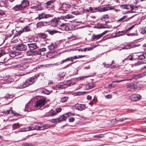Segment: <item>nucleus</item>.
<instances>
[{"instance_id":"1","label":"nucleus","mask_w":146,"mask_h":146,"mask_svg":"<svg viewBox=\"0 0 146 146\" xmlns=\"http://www.w3.org/2000/svg\"><path fill=\"white\" fill-rule=\"evenodd\" d=\"M38 76H34L29 78L23 83L21 84L19 87L20 88H23L32 84L36 80Z\"/></svg>"},{"instance_id":"2","label":"nucleus","mask_w":146,"mask_h":146,"mask_svg":"<svg viewBox=\"0 0 146 146\" xmlns=\"http://www.w3.org/2000/svg\"><path fill=\"white\" fill-rule=\"evenodd\" d=\"M29 4V1L28 0H23L20 4L16 5L13 8V9L15 11H21L25 9Z\"/></svg>"},{"instance_id":"3","label":"nucleus","mask_w":146,"mask_h":146,"mask_svg":"<svg viewBox=\"0 0 146 146\" xmlns=\"http://www.w3.org/2000/svg\"><path fill=\"white\" fill-rule=\"evenodd\" d=\"M126 87L128 89L129 91L133 92L138 88L137 83L136 82H131L128 84Z\"/></svg>"},{"instance_id":"4","label":"nucleus","mask_w":146,"mask_h":146,"mask_svg":"<svg viewBox=\"0 0 146 146\" xmlns=\"http://www.w3.org/2000/svg\"><path fill=\"white\" fill-rule=\"evenodd\" d=\"M46 103L45 99H41L37 101L35 106L37 108H40L43 106Z\"/></svg>"},{"instance_id":"5","label":"nucleus","mask_w":146,"mask_h":146,"mask_svg":"<svg viewBox=\"0 0 146 146\" xmlns=\"http://www.w3.org/2000/svg\"><path fill=\"white\" fill-rule=\"evenodd\" d=\"M43 112L44 113V116L45 117L52 116L57 115L56 112H55V111L52 110L48 111V109H46Z\"/></svg>"},{"instance_id":"6","label":"nucleus","mask_w":146,"mask_h":146,"mask_svg":"<svg viewBox=\"0 0 146 146\" xmlns=\"http://www.w3.org/2000/svg\"><path fill=\"white\" fill-rule=\"evenodd\" d=\"M60 27V28L62 31H68L72 29V27L70 24H66L63 23Z\"/></svg>"},{"instance_id":"7","label":"nucleus","mask_w":146,"mask_h":146,"mask_svg":"<svg viewBox=\"0 0 146 146\" xmlns=\"http://www.w3.org/2000/svg\"><path fill=\"white\" fill-rule=\"evenodd\" d=\"M141 98V96L138 94H135L131 95L129 96V99L133 102L140 100Z\"/></svg>"},{"instance_id":"8","label":"nucleus","mask_w":146,"mask_h":146,"mask_svg":"<svg viewBox=\"0 0 146 146\" xmlns=\"http://www.w3.org/2000/svg\"><path fill=\"white\" fill-rule=\"evenodd\" d=\"M44 5L46 8L48 10H54V4L53 1H48L45 3Z\"/></svg>"},{"instance_id":"9","label":"nucleus","mask_w":146,"mask_h":146,"mask_svg":"<svg viewBox=\"0 0 146 146\" xmlns=\"http://www.w3.org/2000/svg\"><path fill=\"white\" fill-rule=\"evenodd\" d=\"M50 127V125L48 124H38L36 125H35V130H41L44 129H42V128L45 127L46 128H48Z\"/></svg>"},{"instance_id":"10","label":"nucleus","mask_w":146,"mask_h":146,"mask_svg":"<svg viewBox=\"0 0 146 146\" xmlns=\"http://www.w3.org/2000/svg\"><path fill=\"white\" fill-rule=\"evenodd\" d=\"M52 16L50 15L49 14H46L44 13H42L40 14H38V17L36 18V19L37 20L38 19L39 20L43 19H46L49 17H51Z\"/></svg>"},{"instance_id":"11","label":"nucleus","mask_w":146,"mask_h":146,"mask_svg":"<svg viewBox=\"0 0 146 146\" xmlns=\"http://www.w3.org/2000/svg\"><path fill=\"white\" fill-rule=\"evenodd\" d=\"M16 49L21 51H25L27 50V46L26 45L22 44L17 45L16 47Z\"/></svg>"},{"instance_id":"12","label":"nucleus","mask_w":146,"mask_h":146,"mask_svg":"<svg viewBox=\"0 0 146 146\" xmlns=\"http://www.w3.org/2000/svg\"><path fill=\"white\" fill-rule=\"evenodd\" d=\"M27 44L31 50H34L39 48L38 45L36 43H28Z\"/></svg>"},{"instance_id":"13","label":"nucleus","mask_w":146,"mask_h":146,"mask_svg":"<svg viewBox=\"0 0 146 146\" xmlns=\"http://www.w3.org/2000/svg\"><path fill=\"white\" fill-rule=\"evenodd\" d=\"M34 130H35V125L33 126H31L29 127H28L21 129L19 130V131H32Z\"/></svg>"},{"instance_id":"14","label":"nucleus","mask_w":146,"mask_h":146,"mask_svg":"<svg viewBox=\"0 0 146 146\" xmlns=\"http://www.w3.org/2000/svg\"><path fill=\"white\" fill-rule=\"evenodd\" d=\"M29 66L28 64L25 62H23L18 65V67L20 68V70L26 69Z\"/></svg>"},{"instance_id":"15","label":"nucleus","mask_w":146,"mask_h":146,"mask_svg":"<svg viewBox=\"0 0 146 146\" xmlns=\"http://www.w3.org/2000/svg\"><path fill=\"white\" fill-rule=\"evenodd\" d=\"M114 9V7L113 6L108 7H104L99 9L98 10V11L99 12H105L109 10H113Z\"/></svg>"},{"instance_id":"16","label":"nucleus","mask_w":146,"mask_h":146,"mask_svg":"<svg viewBox=\"0 0 146 146\" xmlns=\"http://www.w3.org/2000/svg\"><path fill=\"white\" fill-rule=\"evenodd\" d=\"M70 7V5H69L65 3H63L62 4L61 8V9L64 11H68L69 10Z\"/></svg>"},{"instance_id":"17","label":"nucleus","mask_w":146,"mask_h":146,"mask_svg":"<svg viewBox=\"0 0 146 146\" xmlns=\"http://www.w3.org/2000/svg\"><path fill=\"white\" fill-rule=\"evenodd\" d=\"M102 37L100 34L98 35L92 34L91 39V41H96Z\"/></svg>"},{"instance_id":"18","label":"nucleus","mask_w":146,"mask_h":146,"mask_svg":"<svg viewBox=\"0 0 146 146\" xmlns=\"http://www.w3.org/2000/svg\"><path fill=\"white\" fill-rule=\"evenodd\" d=\"M59 21V19L54 18L51 20V25L54 27H56L58 24Z\"/></svg>"},{"instance_id":"19","label":"nucleus","mask_w":146,"mask_h":146,"mask_svg":"<svg viewBox=\"0 0 146 146\" xmlns=\"http://www.w3.org/2000/svg\"><path fill=\"white\" fill-rule=\"evenodd\" d=\"M65 115H60V117H57L58 121V123H59L60 121H66L67 119V115L65 116Z\"/></svg>"},{"instance_id":"20","label":"nucleus","mask_w":146,"mask_h":146,"mask_svg":"<svg viewBox=\"0 0 146 146\" xmlns=\"http://www.w3.org/2000/svg\"><path fill=\"white\" fill-rule=\"evenodd\" d=\"M48 36L45 33H39L37 34V37L40 39H44Z\"/></svg>"},{"instance_id":"21","label":"nucleus","mask_w":146,"mask_h":146,"mask_svg":"<svg viewBox=\"0 0 146 146\" xmlns=\"http://www.w3.org/2000/svg\"><path fill=\"white\" fill-rule=\"evenodd\" d=\"M1 59V62H6L8 59L5 57V56L4 55L2 51H0V58Z\"/></svg>"},{"instance_id":"22","label":"nucleus","mask_w":146,"mask_h":146,"mask_svg":"<svg viewBox=\"0 0 146 146\" xmlns=\"http://www.w3.org/2000/svg\"><path fill=\"white\" fill-rule=\"evenodd\" d=\"M145 76V74H140L135 75L133 76V78L137 80L138 78H142Z\"/></svg>"},{"instance_id":"23","label":"nucleus","mask_w":146,"mask_h":146,"mask_svg":"<svg viewBox=\"0 0 146 146\" xmlns=\"http://www.w3.org/2000/svg\"><path fill=\"white\" fill-rule=\"evenodd\" d=\"M126 33L125 30L121 31H118L116 32L115 34L117 36H121L124 35Z\"/></svg>"},{"instance_id":"24","label":"nucleus","mask_w":146,"mask_h":146,"mask_svg":"<svg viewBox=\"0 0 146 146\" xmlns=\"http://www.w3.org/2000/svg\"><path fill=\"white\" fill-rule=\"evenodd\" d=\"M47 22H43L41 21L39 22L37 24V26L38 27H42L46 25Z\"/></svg>"},{"instance_id":"25","label":"nucleus","mask_w":146,"mask_h":146,"mask_svg":"<svg viewBox=\"0 0 146 146\" xmlns=\"http://www.w3.org/2000/svg\"><path fill=\"white\" fill-rule=\"evenodd\" d=\"M12 126V129L14 130L15 129L17 128H19L20 127L19 124L18 123L13 124Z\"/></svg>"},{"instance_id":"26","label":"nucleus","mask_w":146,"mask_h":146,"mask_svg":"<svg viewBox=\"0 0 146 146\" xmlns=\"http://www.w3.org/2000/svg\"><path fill=\"white\" fill-rule=\"evenodd\" d=\"M74 17V16L71 14H68L64 17V19H69L72 18Z\"/></svg>"},{"instance_id":"27","label":"nucleus","mask_w":146,"mask_h":146,"mask_svg":"<svg viewBox=\"0 0 146 146\" xmlns=\"http://www.w3.org/2000/svg\"><path fill=\"white\" fill-rule=\"evenodd\" d=\"M47 46L48 48L50 50H52L55 48V46L54 45L53 43L52 42L49 45H47Z\"/></svg>"},{"instance_id":"28","label":"nucleus","mask_w":146,"mask_h":146,"mask_svg":"<svg viewBox=\"0 0 146 146\" xmlns=\"http://www.w3.org/2000/svg\"><path fill=\"white\" fill-rule=\"evenodd\" d=\"M48 33L51 35H53L54 34L57 33L59 32L56 30L48 31Z\"/></svg>"},{"instance_id":"29","label":"nucleus","mask_w":146,"mask_h":146,"mask_svg":"<svg viewBox=\"0 0 146 146\" xmlns=\"http://www.w3.org/2000/svg\"><path fill=\"white\" fill-rule=\"evenodd\" d=\"M11 111V113H13V111L12 110V107H10V108L9 110H7L6 111H5L3 112L4 114H5L6 115L9 114L10 113V112Z\"/></svg>"},{"instance_id":"30","label":"nucleus","mask_w":146,"mask_h":146,"mask_svg":"<svg viewBox=\"0 0 146 146\" xmlns=\"http://www.w3.org/2000/svg\"><path fill=\"white\" fill-rule=\"evenodd\" d=\"M95 87L94 84H89L86 86V88L87 89H91Z\"/></svg>"},{"instance_id":"31","label":"nucleus","mask_w":146,"mask_h":146,"mask_svg":"<svg viewBox=\"0 0 146 146\" xmlns=\"http://www.w3.org/2000/svg\"><path fill=\"white\" fill-rule=\"evenodd\" d=\"M125 46L126 49H128L131 48H135L137 46L135 45H127Z\"/></svg>"},{"instance_id":"32","label":"nucleus","mask_w":146,"mask_h":146,"mask_svg":"<svg viewBox=\"0 0 146 146\" xmlns=\"http://www.w3.org/2000/svg\"><path fill=\"white\" fill-rule=\"evenodd\" d=\"M95 48V47H90L88 48H84V51L86 52V51H89L92 50L93 49Z\"/></svg>"},{"instance_id":"33","label":"nucleus","mask_w":146,"mask_h":146,"mask_svg":"<svg viewBox=\"0 0 146 146\" xmlns=\"http://www.w3.org/2000/svg\"><path fill=\"white\" fill-rule=\"evenodd\" d=\"M70 60H71L72 62V57H69L67 58L65 60H63L61 62V63H63L64 62L69 61Z\"/></svg>"},{"instance_id":"34","label":"nucleus","mask_w":146,"mask_h":146,"mask_svg":"<svg viewBox=\"0 0 146 146\" xmlns=\"http://www.w3.org/2000/svg\"><path fill=\"white\" fill-rule=\"evenodd\" d=\"M68 99V98L67 97H64L61 99V102L63 103L67 102Z\"/></svg>"},{"instance_id":"35","label":"nucleus","mask_w":146,"mask_h":146,"mask_svg":"<svg viewBox=\"0 0 146 146\" xmlns=\"http://www.w3.org/2000/svg\"><path fill=\"white\" fill-rule=\"evenodd\" d=\"M13 97V96L11 94L10 95L9 94H7L5 96V98L7 99L12 98Z\"/></svg>"},{"instance_id":"36","label":"nucleus","mask_w":146,"mask_h":146,"mask_svg":"<svg viewBox=\"0 0 146 146\" xmlns=\"http://www.w3.org/2000/svg\"><path fill=\"white\" fill-rule=\"evenodd\" d=\"M80 111L84 110L86 108L85 105L84 104H80Z\"/></svg>"},{"instance_id":"37","label":"nucleus","mask_w":146,"mask_h":146,"mask_svg":"<svg viewBox=\"0 0 146 146\" xmlns=\"http://www.w3.org/2000/svg\"><path fill=\"white\" fill-rule=\"evenodd\" d=\"M24 32H27L30 31V29L28 26H26L23 29Z\"/></svg>"},{"instance_id":"38","label":"nucleus","mask_w":146,"mask_h":146,"mask_svg":"<svg viewBox=\"0 0 146 146\" xmlns=\"http://www.w3.org/2000/svg\"><path fill=\"white\" fill-rule=\"evenodd\" d=\"M65 83L68 85V86H71L73 85L72 82L70 80L67 81Z\"/></svg>"},{"instance_id":"39","label":"nucleus","mask_w":146,"mask_h":146,"mask_svg":"<svg viewBox=\"0 0 146 146\" xmlns=\"http://www.w3.org/2000/svg\"><path fill=\"white\" fill-rule=\"evenodd\" d=\"M33 55H36L41 54V53L40 52V51L38 49V51H35L33 52Z\"/></svg>"},{"instance_id":"40","label":"nucleus","mask_w":146,"mask_h":146,"mask_svg":"<svg viewBox=\"0 0 146 146\" xmlns=\"http://www.w3.org/2000/svg\"><path fill=\"white\" fill-rule=\"evenodd\" d=\"M80 104H76L74 106V107L76 109L80 111Z\"/></svg>"},{"instance_id":"41","label":"nucleus","mask_w":146,"mask_h":146,"mask_svg":"<svg viewBox=\"0 0 146 146\" xmlns=\"http://www.w3.org/2000/svg\"><path fill=\"white\" fill-rule=\"evenodd\" d=\"M109 18V16L108 15V14H106V15H104L100 19L101 20H103L104 19H108Z\"/></svg>"},{"instance_id":"42","label":"nucleus","mask_w":146,"mask_h":146,"mask_svg":"<svg viewBox=\"0 0 146 146\" xmlns=\"http://www.w3.org/2000/svg\"><path fill=\"white\" fill-rule=\"evenodd\" d=\"M104 137L103 134H99L97 135H95L94 136V137L95 138H100Z\"/></svg>"},{"instance_id":"43","label":"nucleus","mask_w":146,"mask_h":146,"mask_svg":"<svg viewBox=\"0 0 146 146\" xmlns=\"http://www.w3.org/2000/svg\"><path fill=\"white\" fill-rule=\"evenodd\" d=\"M69 122H73L75 120V119L73 117H70L68 119Z\"/></svg>"},{"instance_id":"44","label":"nucleus","mask_w":146,"mask_h":146,"mask_svg":"<svg viewBox=\"0 0 146 146\" xmlns=\"http://www.w3.org/2000/svg\"><path fill=\"white\" fill-rule=\"evenodd\" d=\"M58 118L57 117L56 119H51L50 121L52 123H58Z\"/></svg>"},{"instance_id":"45","label":"nucleus","mask_w":146,"mask_h":146,"mask_svg":"<svg viewBox=\"0 0 146 146\" xmlns=\"http://www.w3.org/2000/svg\"><path fill=\"white\" fill-rule=\"evenodd\" d=\"M51 42L50 40H47L45 41V42L44 44L45 45L47 46V45H49V44H51Z\"/></svg>"},{"instance_id":"46","label":"nucleus","mask_w":146,"mask_h":146,"mask_svg":"<svg viewBox=\"0 0 146 146\" xmlns=\"http://www.w3.org/2000/svg\"><path fill=\"white\" fill-rule=\"evenodd\" d=\"M138 58L140 60H141L145 58V56L144 54H142L138 56Z\"/></svg>"},{"instance_id":"47","label":"nucleus","mask_w":146,"mask_h":146,"mask_svg":"<svg viewBox=\"0 0 146 146\" xmlns=\"http://www.w3.org/2000/svg\"><path fill=\"white\" fill-rule=\"evenodd\" d=\"M127 17V16H124L123 17H122L121 18L118 19L117 21L118 22L121 21H122V20H123L125 19Z\"/></svg>"},{"instance_id":"48","label":"nucleus","mask_w":146,"mask_h":146,"mask_svg":"<svg viewBox=\"0 0 146 146\" xmlns=\"http://www.w3.org/2000/svg\"><path fill=\"white\" fill-rule=\"evenodd\" d=\"M127 35L128 36H138L137 33H129L127 34Z\"/></svg>"},{"instance_id":"49","label":"nucleus","mask_w":146,"mask_h":146,"mask_svg":"<svg viewBox=\"0 0 146 146\" xmlns=\"http://www.w3.org/2000/svg\"><path fill=\"white\" fill-rule=\"evenodd\" d=\"M62 109L58 108L56 109L55 112H56V113L57 114V113H58L60 112H61L62 111Z\"/></svg>"},{"instance_id":"50","label":"nucleus","mask_w":146,"mask_h":146,"mask_svg":"<svg viewBox=\"0 0 146 146\" xmlns=\"http://www.w3.org/2000/svg\"><path fill=\"white\" fill-rule=\"evenodd\" d=\"M36 11L37 10H42V8L41 7L40 5H37Z\"/></svg>"},{"instance_id":"51","label":"nucleus","mask_w":146,"mask_h":146,"mask_svg":"<svg viewBox=\"0 0 146 146\" xmlns=\"http://www.w3.org/2000/svg\"><path fill=\"white\" fill-rule=\"evenodd\" d=\"M134 26H135L134 25H133L131 26V27H129L127 29L125 30V31H126V33H127L128 31L131 30L132 28H133L134 27Z\"/></svg>"},{"instance_id":"52","label":"nucleus","mask_w":146,"mask_h":146,"mask_svg":"<svg viewBox=\"0 0 146 146\" xmlns=\"http://www.w3.org/2000/svg\"><path fill=\"white\" fill-rule=\"evenodd\" d=\"M23 32H24V31H23V29H22V30H21L19 31L18 32H17V35L20 36Z\"/></svg>"},{"instance_id":"53","label":"nucleus","mask_w":146,"mask_h":146,"mask_svg":"<svg viewBox=\"0 0 146 146\" xmlns=\"http://www.w3.org/2000/svg\"><path fill=\"white\" fill-rule=\"evenodd\" d=\"M62 83H60V85L56 86V87H57V90L58 89H62V84H61Z\"/></svg>"},{"instance_id":"54","label":"nucleus","mask_w":146,"mask_h":146,"mask_svg":"<svg viewBox=\"0 0 146 146\" xmlns=\"http://www.w3.org/2000/svg\"><path fill=\"white\" fill-rule=\"evenodd\" d=\"M62 88L63 89H65V88L68 87V85H67L65 83L64 84H62Z\"/></svg>"},{"instance_id":"55","label":"nucleus","mask_w":146,"mask_h":146,"mask_svg":"<svg viewBox=\"0 0 146 146\" xmlns=\"http://www.w3.org/2000/svg\"><path fill=\"white\" fill-rule=\"evenodd\" d=\"M106 98L107 99H110L112 97V96L110 94H108L105 96Z\"/></svg>"},{"instance_id":"56","label":"nucleus","mask_w":146,"mask_h":146,"mask_svg":"<svg viewBox=\"0 0 146 146\" xmlns=\"http://www.w3.org/2000/svg\"><path fill=\"white\" fill-rule=\"evenodd\" d=\"M126 5V4L123 5H120V7L122 9H125Z\"/></svg>"},{"instance_id":"57","label":"nucleus","mask_w":146,"mask_h":146,"mask_svg":"<svg viewBox=\"0 0 146 146\" xmlns=\"http://www.w3.org/2000/svg\"><path fill=\"white\" fill-rule=\"evenodd\" d=\"M65 115H67V117H69V116H71L72 115H74V113H66Z\"/></svg>"},{"instance_id":"58","label":"nucleus","mask_w":146,"mask_h":146,"mask_svg":"<svg viewBox=\"0 0 146 146\" xmlns=\"http://www.w3.org/2000/svg\"><path fill=\"white\" fill-rule=\"evenodd\" d=\"M108 32V31L106 30V31H104V32H103L102 33L100 34L101 35V36L102 37L104 35L106 34Z\"/></svg>"},{"instance_id":"59","label":"nucleus","mask_w":146,"mask_h":146,"mask_svg":"<svg viewBox=\"0 0 146 146\" xmlns=\"http://www.w3.org/2000/svg\"><path fill=\"white\" fill-rule=\"evenodd\" d=\"M39 49V50L40 51V52L41 53L42 52H43L46 51V48H41Z\"/></svg>"},{"instance_id":"60","label":"nucleus","mask_w":146,"mask_h":146,"mask_svg":"<svg viewBox=\"0 0 146 146\" xmlns=\"http://www.w3.org/2000/svg\"><path fill=\"white\" fill-rule=\"evenodd\" d=\"M12 114L14 116H19V114L17 113L16 112H15L14 111H13V113H12Z\"/></svg>"},{"instance_id":"61","label":"nucleus","mask_w":146,"mask_h":146,"mask_svg":"<svg viewBox=\"0 0 146 146\" xmlns=\"http://www.w3.org/2000/svg\"><path fill=\"white\" fill-rule=\"evenodd\" d=\"M32 52L31 51H29L27 52V54L28 56H30L33 55L32 54Z\"/></svg>"},{"instance_id":"62","label":"nucleus","mask_w":146,"mask_h":146,"mask_svg":"<svg viewBox=\"0 0 146 146\" xmlns=\"http://www.w3.org/2000/svg\"><path fill=\"white\" fill-rule=\"evenodd\" d=\"M16 55L15 53L14 52H12L10 54V56L11 57H14Z\"/></svg>"},{"instance_id":"63","label":"nucleus","mask_w":146,"mask_h":146,"mask_svg":"<svg viewBox=\"0 0 146 146\" xmlns=\"http://www.w3.org/2000/svg\"><path fill=\"white\" fill-rule=\"evenodd\" d=\"M86 56L85 55H80L78 56V59L80 58H82Z\"/></svg>"},{"instance_id":"64","label":"nucleus","mask_w":146,"mask_h":146,"mask_svg":"<svg viewBox=\"0 0 146 146\" xmlns=\"http://www.w3.org/2000/svg\"><path fill=\"white\" fill-rule=\"evenodd\" d=\"M131 7L130 5L126 4V9H129Z\"/></svg>"}]
</instances>
